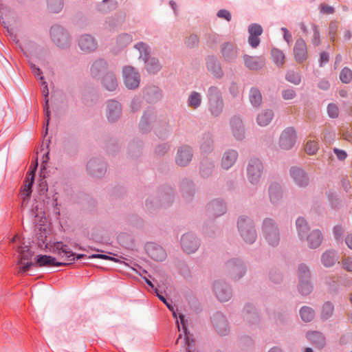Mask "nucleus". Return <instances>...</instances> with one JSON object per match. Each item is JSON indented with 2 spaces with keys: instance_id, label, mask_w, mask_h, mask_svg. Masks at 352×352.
<instances>
[{
  "instance_id": "29",
  "label": "nucleus",
  "mask_w": 352,
  "mask_h": 352,
  "mask_svg": "<svg viewBox=\"0 0 352 352\" xmlns=\"http://www.w3.org/2000/svg\"><path fill=\"white\" fill-rule=\"evenodd\" d=\"M307 337L316 347L322 348L326 344L325 338L318 331L308 333Z\"/></svg>"
},
{
  "instance_id": "2",
  "label": "nucleus",
  "mask_w": 352,
  "mask_h": 352,
  "mask_svg": "<svg viewBox=\"0 0 352 352\" xmlns=\"http://www.w3.org/2000/svg\"><path fill=\"white\" fill-rule=\"evenodd\" d=\"M238 227L241 236L247 243H252L255 241L256 233L250 219L244 217H240Z\"/></svg>"
},
{
  "instance_id": "10",
  "label": "nucleus",
  "mask_w": 352,
  "mask_h": 352,
  "mask_svg": "<svg viewBox=\"0 0 352 352\" xmlns=\"http://www.w3.org/2000/svg\"><path fill=\"white\" fill-rule=\"evenodd\" d=\"M263 232L266 239L270 245H276L278 243V232L272 220L266 219L264 221Z\"/></svg>"
},
{
  "instance_id": "59",
  "label": "nucleus",
  "mask_w": 352,
  "mask_h": 352,
  "mask_svg": "<svg viewBox=\"0 0 352 352\" xmlns=\"http://www.w3.org/2000/svg\"><path fill=\"white\" fill-rule=\"evenodd\" d=\"M344 230L342 226H336L333 228V234L337 240H339L342 238Z\"/></svg>"
},
{
  "instance_id": "25",
  "label": "nucleus",
  "mask_w": 352,
  "mask_h": 352,
  "mask_svg": "<svg viewBox=\"0 0 352 352\" xmlns=\"http://www.w3.org/2000/svg\"><path fill=\"white\" fill-rule=\"evenodd\" d=\"M103 86L109 91H113L118 86V80L113 72H107L102 77Z\"/></svg>"
},
{
  "instance_id": "44",
  "label": "nucleus",
  "mask_w": 352,
  "mask_h": 352,
  "mask_svg": "<svg viewBox=\"0 0 352 352\" xmlns=\"http://www.w3.org/2000/svg\"><path fill=\"white\" fill-rule=\"evenodd\" d=\"M318 144L315 140H308L305 144V152L309 155H314L318 150Z\"/></svg>"
},
{
  "instance_id": "52",
  "label": "nucleus",
  "mask_w": 352,
  "mask_h": 352,
  "mask_svg": "<svg viewBox=\"0 0 352 352\" xmlns=\"http://www.w3.org/2000/svg\"><path fill=\"white\" fill-rule=\"evenodd\" d=\"M333 311V306L330 302H326L323 305L322 314L324 318L330 316Z\"/></svg>"
},
{
  "instance_id": "36",
  "label": "nucleus",
  "mask_w": 352,
  "mask_h": 352,
  "mask_svg": "<svg viewBox=\"0 0 352 352\" xmlns=\"http://www.w3.org/2000/svg\"><path fill=\"white\" fill-rule=\"evenodd\" d=\"M271 56L273 62L278 67H281L284 65L285 60V56L282 50L278 48L272 49Z\"/></svg>"
},
{
  "instance_id": "53",
  "label": "nucleus",
  "mask_w": 352,
  "mask_h": 352,
  "mask_svg": "<svg viewBox=\"0 0 352 352\" xmlns=\"http://www.w3.org/2000/svg\"><path fill=\"white\" fill-rule=\"evenodd\" d=\"M186 45L188 47H195L199 43V38L195 34H191L185 41Z\"/></svg>"
},
{
  "instance_id": "56",
  "label": "nucleus",
  "mask_w": 352,
  "mask_h": 352,
  "mask_svg": "<svg viewBox=\"0 0 352 352\" xmlns=\"http://www.w3.org/2000/svg\"><path fill=\"white\" fill-rule=\"evenodd\" d=\"M342 264L345 270L352 272V258L347 257L343 259Z\"/></svg>"
},
{
  "instance_id": "7",
  "label": "nucleus",
  "mask_w": 352,
  "mask_h": 352,
  "mask_svg": "<svg viewBox=\"0 0 352 352\" xmlns=\"http://www.w3.org/2000/svg\"><path fill=\"white\" fill-rule=\"evenodd\" d=\"M299 290L302 295L309 294L312 290V285L309 280V271L308 267L300 265L298 269Z\"/></svg>"
},
{
  "instance_id": "18",
  "label": "nucleus",
  "mask_w": 352,
  "mask_h": 352,
  "mask_svg": "<svg viewBox=\"0 0 352 352\" xmlns=\"http://www.w3.org/2000/svg\"><path fill=\"white\" fill-rule=\"evenodd\" d=\"M245 65L250 69L257 70L262 68L265 65L264 58L261 56H243Z\"/></svg>"
},
{
  "instance_id": "5",
  "label": "nucleus",
  "mask_w": 352,
  "mask_h": 352,
  "mask_svg": "<svg viewBox=\"0 0 352 352\" xmlns=\"http://www.w3.org/2000/svg\"><path fill=\"white\" fill-rule=\"evenodd\" d=\"M37 162L34 167L26 174L23 188L21 190V195L22 197V206H25L28 204V199L32 194V187L34 182V176L36 169L37 168Z\"/></svg>"
},
{
  "instance_id": "42",
  "label": "nucleus",
  "mask_w": 352,
  "mask_h": 352,
  "mask_svg": "<svg viewBox=\"0 0 352 352\" xmlns=\"http://www.w3.org/2000/svg\"><path fill=\"white\" fill-rule=\"evenodd\" d=\"M285 78L287 81L296 85L301 82L300 74L294 71H288Z\"/></svg>"
},
{
  "instance_id": "17",
  "label": "nucleus",
  "mask_w": 352,
  "mask_h": 352,
  "mask_svg": "<svg viewBox=\"0 0 352 352\" xmlns=\"http://www.w3.org/2000/svg\"><path fill=\"white\" fill-rule=\"evenodd\" d=\"M182 246L188 254L195 252L198 248V242L191 234H186L182 237Z\"/></svg>"
},
{
  "instance_id": "55",
  "label": "nucleus",
  "mask_w": 352,
  "mask_h": 352,
  "mask_svg": "<svg viewBox=\"0 0 352 352\" xmlns=\"http://www.w3.org/2000/svg\"><path fill=\"white\" fill-rule=\"evenodd\" d=\"M258 36H259L250 34L248 38V43L252 47L256 48L258 46L260 43V39Z\"/></svg>"
},
{
  "instance_id": "58",
  "label": "nucleus",
  "mask_w": 352,
  "mask_h": 352,
  "mask_svg": "<svg viewBox=\"0 0 352 352\" xmlns=\"http://www.w3.org/2000/svg\"><path fill=\"white\" fill-rule=\"evenodd\" d=\"M217 16L219 18L224 19L228 21L231 20V14L229 11L226 10H221L217 12Z\"/></svg>"
},
{
  "instance_id": "48",
  "label": "nucleus",
  "mask_w": 352,
  "mask_h": 352,
  "mask_svg": "<svg viewBox=\"0 0 352 352\" xmlns=\"http://www.w3.org/2000/svg\"><path fill=\"white\" fill-rule=\"evenodd\" d=\"M340 78L344 83H349L352 80V71L347 67H344L341 71Z\"/></svg>"
},
{
  "instance_id": "6",
  "label": "nucleus",
  "mask_w": 352,
  "mask_h": 352,
  "mask_svg": "<svg viewBox=\"0 0 352 352\" xmlns=\"http://www.w3.org/2000/svg\"><path fill=\"white\" fill-rule=\"evenodd\" d=\"M208 97L211 113L214 116L219 115L223 109V102L218 89L215 87H210Z\"/></svg>"
},
{
  "instance_id": "61",
  "label": "nucleus",
  "mask_w": 352,
  "mask_h": 352,
  "mask_svg": "<svg viewBox=\"0 0 352 352\" xmlns=\"http://www.w3.org/2000/svg\"><path fill=\"white\" fill-rule=\"evenodd\" d=\"M89 258H102V259H104V260H111V261L114 260V258L113 257H111V256H109L104 255V254H92L89 256Z\"/></svg>"
},
{
  "instance_id": "54",
  "label": "nucleus",
  "mask_w": 352,
  "mask_h": 352,
  "mask_svg": "<svg viewBox=\"0 0 352 352\" xmlns=\"http://www.w3.org/2000/svg\"><path fill=\"white\" fill-rule=\"evenodd\" d=\"M296 96V91L292 89H287L282 92V96L285 100H292Z\"/></svg>"
},
{
  "instance_id": "43",
  "label": "nucleus",
  "mask_w": 352,
  "mask_h": 352,
  "mask_svg": "<svg viewBox=\"0 0 352 352\" xmlns=\"http://www.w3.org/2000/svg\"><path fill=\"white\" fill-rule=\"evenodd\" d=\"M49 10L52 12H58L61 10L63 3L62 0H47Z\"/></svg>"
},
{
  "instance_id": "14",
  "label": "nucleus",
  "mask_w": 352,
  "mask_h": 352,
  "mask_svg": "<svg viewBox=\"0 0 352 352\" xmlns=\"http://www.w3.org/2000/svg\"><path fill=\"white\" fill-rule=\"evenodd\" d=\"M78 46L82 52L89 53L97 48V42L92 36L84 34L78 39Z\"/></svg>"
},
{
  "instance_id": "22",
  "label": "nucleus",
  "mask_w": 352,
  "mask_h": 352,
  "mask_svg": "<svg viewBox=\"0 0 352 352\" xmlns=\"http://www.w3.org/2000/svg\"><path fill=\"white\" fill-rule=\"evenodd\" d=\"M36 264L38 267L45 266H62L67 265L68 263L56 262L55 258L47 255H39L37 257Z\"/></svg>"
},
{
  "instance_id": "33",
  "label": "nucleus",
  "mask_w": 352,
  "mask_h": 352,
  "mask_svg": "<svg viewBox=\"0 0 352 352\" xmlns=\"http://www.w3.org/2000/svg\"><path fill=\"white\" fill-rule=\"evenodd\" d=\"M40 80H41V85L43 86V94L44 95L45 101V104L44 106V110L45 111V116H46V126H47L49 124V122H50V111H49V106H48L49 100L47 98L48 94H49V90H48L47 85L46 82L44 80L43 76H41ZM47 127L46 128L45 133H47Z\"/></svg>"
},
{
  "instance_id": "38",
  "label": "nucleus",
  "mask_w": 352,
  "mask_h": 352,
  "mask_svg": "<svg viewBox=\"0 0 352 352\" xmlns=\"http://www.w3.org/2000/svg\"><path fill=\"white\" fill-rule=\"evenodd\" d=\"M270 197L273 203L277 202L281 198L280 186L278 184H272L270 187Z\"/></svg>"
},
{
  "instance_id": "19",
  "label": "nucleus",
  "mask_w": 352,
  "mask_h": 352,
  "mask_svg": "<svg viewBox=\"0 0 352 352\" xmlns=\"http://www.w3.org/2000/svg\"><path fill=\"white\" fill-rule=\"evenodd\" d=\"M221 54L226 61L232 62L236 58L238 50L234 44L226 43L221 47Z\"/></svg>"
},
{
  "instance_id": "16",
  "label": "nucleus",
  "mask_w": 352,
  "mask_h": 352,
  "mask_svg": "<svg viewBox=\"0 0 352 352\" xmlns=\"http://www.w3.org/2000/svg\"><path fill=\"white\" fill-rule=\"evenodd\" d=\"M121 114L120 104L115 100L109 101L107 105L106 115L110 122L117 120Z\"/></svg>"
},
{
  "instance_id": "3",
  "label": "nucleus",
  "mask_w": 352,
  "mask_h": 352,
  "mask_svg": "<svg viewBox=\"0 0 352 352\" xmlns=\"http://www.w3.org/2000/svg\"><path fill=\"white\" fill-rule=\"evenodd\" d=\"M122 77L124 85L128 89H134L139 87L140 76L131 66H125L122 69Z\"/></svg>"
},
{
  "instance_id": "13",
  "label": "nucleus",
  "mask_w": 352,
  "mask_h": 352,
  "mask_svg": "<svg viewBox=\"0 0 352 352\" xmlns=\"http://www.w3.org/2000/svg\"><path fill=\"white\" fill-rule=\"evenodd\" d=\"M20 257L18 261V264L21 265L19 272L24 273L27 272L30 267L34 264L31 261V259L34 255L32 252L28 247L23 248L20 252Z\"/></svg>"
},
{
  "instance_id": "15",
  "label": "nucleus",
  "mask_w": 352,
  "mask_h": 352,
  "mask_svg": "<svg viewBox=\"0 0 352 352\" xmlns=\"http://www.w3.org/2000/svg\"><path fill=\"white\" fill-rule=\"evenodd\" d=\"M192 151L188 146H181L177 151L176 163L182 166L187 165L192 160Z\"/></svg>"
},
{
  "instance_id": "21",
  "label": "nucleus",
  "mask_w": 352,
  "mask_h": 352,
  "mask_svg": "<svg viewBox=\"0 0 352 352\" xmlns=\"http://www.w3.org/2000/svg\"><path fill=\"white\" fill-rule=\"evenodd\" d=\"M146 251L148 255L157 261H162L166 256L164 250L162 247L153 244L148 245Z\"/></svg>"
},
{
  "instance_id": "63",
  "label": "nucleus",
  "mask_w": 352,
  "mask_h": 352,
  "mask_svg": "<svg viewBox=\"0 0 352 352\" xmlns=\"http://www.w3.org/2000/svg\"><path fill=\"white\" fill-rule=\"evenodd\" d=\"M30 67L33 74L36 76H38L39 78H41V76H43L41 70L38 67H37L34 64L31 63Z\"/></svg>"
},
{
  "instance_id": "62",
  "label": "nucleus",
  "mask_w": 352,
  "mask_h": 352,
  "mask_svg": "<svg viewBox=\"0 0 352 352\" xmlns=\"http://www.w3.org/2000/svg\"><path fill=\"white\" fill-rule=\"evenodd\" d=\"M337 30V25L335 23H331L329 25V34L331 40H334V35Z\"/></svg>"
},
{
  "instance_id": "57",
  "label": "nucleus",
  "mask_w": 352,
  "mask_h": 352,
  "mask_svg": "<svg viewBox=\"0 0 352 352\" xmlns=\"http://www.w3.org/2000/svg\"><path fill=\"white\" fill-rule=\"evenodd\" d=\"M320 12L323 14H331L334 12V8L326 4L320 6Z\"/></svg>"
},
{
  "instance_id": "31",
  "label": "nucleus",
  "mask_w": 352,
  "mask_h": 352,
  "mask_svg": "<svg viewBox=\"0 0 352 352\" xmlns=\"http://www.w3.org/2000/svg\"><path fill=\"white\" fill-rule=\"evenodd\" d=\"M213 323L221 335H226L228 331V324L223 316L217 315L213 318Z\"/></svg>"
},
{
  "instance_id": "28",
  "label": "nucleus",
  "mask_w": 352,
  "mask_h": 352,
  "mask_svg": "<svg viewBox=\"0 0 352 352\" xmlns=\"http://www.w3.org/2000/svg\"><path fill=\"white\" fill-rule=\"evenodd\" d=\"M309 246L311 248H318L322 243V236L320 230H313L307 238Z\"/></svg>"
},
{
  "instance_id": "49",
  "label": "nucleus",
  "mask_w": 352,
  "mask_h": 352,
  "mask_svg": "<svg viewBox=\"0 0 352 352\" xmlns=\"http://www.w3.org/2000/svg\"><path fill=\"white\" fill-rule=\"evenodd\" d=\"M248 32H249V34L261 36L263 33V28L258 24L252 23L248 28Z\"/></svg>"
},
{
  "instance_id": "23",
  "label": "nucleus",
  "mask_w": 352,
  "mask_h": 352,
  "mask_svg": "<svg viewBox=\"0 0 352 352\" xmlns=\"http://www.w3.org/2000/svg\"><path fill=\"white\" fill-rule=\"evenodd\" d=\"M291 175L295 182L300 186L307 185L309 179L305 173L300 168L293 167L291 170Z\"/></svg>"
},
{
  "instance_id": "30",
  "label": "nucleus",
  "mask_w": 352,
  "mask_h": 352,
  "mask_svg": "<svg viewBox=\"0 0 352 352\" xmlns=\"http://www.w3.org/2000/svg\"><path fill=\"white\" fill-rule=\"evenodd\" d=\"M208 210L216 217L220 216L225 213L226 206L223 203L219 200L211 201L208 206Z\"/></svg>"
},
{
  "instance_id": "4",
  "label": "nucleus",
  "mask_w": 352,
  "mask_h": 352,
  "mask_svg": "<svg viewBox=\"0 0 352 352\" xmlns=\"http://www.w3.org/2000/svg\"><path fill=\"white\" fill-rule=\"evenodd\" d=\"M297 141V134L296 131L288 127L283 130L280 135L278 145L281 149H291Z\"/></svg>"
},
{
  "instance_id": "27",
  "label": "nucleus",
  "mask_w": 352,
  "mask_h": 352,
  "mask_svg": "<svg viewBox=\"0 0 352 352\" xmlns=\"http://www.w3.org/2000/svg\"><path fill=\"white\" fill-rule=\"evenodd\" d=\"M238 153L236 151L229 150L226 151L222 157V166L225 169L230 168L236 162Z\"/></svg>"
},
{
  "instance_id": "47",
  "label": "nucleus",
  "mask_w": 352,
  "mask_h": 352,
  "mask_svg": "<svg viewBox=\"0 0 352 352\" xmlns=\"http://www.w3.org/2000/svg\"><path fill=\"white\" fill-rule=\"evenodd\" d=\"M296 227L299 236H302V234H305L307 230H308L307 222L302 217H300L297 219Z\"/></svg>"
},
{
  "instance_id": "64",
  "label": "nucleus",
  "mask_w": 352,
  "mask_h": 352,
  "mask_svg": "<svg viewBox=\"0 0 352 352\" xmlns=\"http://www.w3.org/2000/svg\"><path fill=\"white\" fill-rule=\"evenodd\" d=\"M282 31L284 33V35H283L284 39L285 40V41L287 43H289L292 40V35L289 34V31L285 28H283Z\"/></svg>"
},
{
  "instance_id": "24",
  "label": "nucleus",
  "mask_w": 352,
  "mask_h": 352,
  "mask_svg": "<svg viewBox=\"0 0 352 352\" xmlns=\"http://www.w3.org/2000/svg\"><path fill=\"white\" fill-rule=\"evenodd\" d=\"M230 124L234 138L236 140H242L245 135L242 120L240 118H234L231 120Z\"/></svg>"
},
{
  "instance_id": "26",
  "label": "nucleus",
  "mask_w": 352,
  "mask_h": 352,
  "mask_svg": "<svg viewBox=\"0 0 352 352\" xmlns=\"http://www.w3.org/2000/svg\"><path fill=\"white\" fill-rule=\"evenodd\" d=\"M206 65L208 71L216 78H221L223 76L221 67L215 58H208Z\"/></svg>"
},
{
  "instance_id": "1",
  "label": "nucleus",
  "mask_w": 352,
  "mask_h": 352,
  "mask_svg": "<svg viewBox=\"0 0 352 352\" xmlns=\"http://www.w3.org/2000/svg\"><path fill=\"white\" fill-rule=\"evenodd\" d=\"M135 47L140 51L139 58L142 59L146 64V69L150 74H155L161 69V65L155 57H151L148 46L144 43H139Z\"/></svg>"
},
{
  "instance_id": "9",
  "label": "nucleus",
  "mask_w": 352,
  "mask_h": 352,
  "mask_svg": "<svg viewBox=\"0 0 352 352\" xmlns=\"http://www.w3.org/2000/svg\"><path fill=\"white\" fill-rule=\"evenodd\" d=\"M51 36L57 46L65 47L69 45V37L65 30L60 26H54L51 29Z\"/></svg>"
},
{
  "instance_id": "20",
  "label": "nucleus",
  "mask_w": 352,
  "mask_h": 352,
  "mask_svg": "<svg viewBox=\"0 0 352 352\" xmlns=\"http://www.w3.org/2000/svg\"><path fill=\"white\" fill-rule=\"evenodd\" d=\"M214 292L220 301H227L231 297V292L228 287L223 283H216L214 284Z\"/></svg>"
},
{
  "instance_id": "50",
  "label": "nucleus",
  "mask_w": 352,
  "mask_h": 352,
  "mask_svg": "<svg viewBox=\"0 0 352 352\" xmlns=\"http://www.w3.org/2000/svg\"><path fill=\"white\" fill-rule=\"evenodd\" d=\"M327 113L329 117L337 118L339 115V109L336 104L330 103L327 107Z\"/></svg>"
},
{
  "instance_id": "32",
  "label": "nucleus",
  "mask_w": 352,
  "mask_h": 352,
  "mask_svg": "<svg viewBox=\"0 0 352 352\" xmlns=\"http://www.w3.org/2000/svg\"><path fill=\"white\" fill-rule=\"evenodd\" d=\"M338 260V256L337 253L335 251L329 250L325 252L321 258V261L322 264L327 267H329L333 266Z\"/></svg>"
},
{
  "instance_id": "40",
  "label": "nucleus",
  "mask_w": 352,
  "mask_h": 352,
  "mask_svg": "<svg viewBox=\"0 0 352 352\" xmlns=\"http://www.w3.org/2000/svg\"><path fill=\"white\" fill-rule=\"evenodd\" d=\"M301 318L305 322L311 321L314 317V311L308 307H302L300 311Z\"/></svg>"
},
{
  "instance_id": "51",
  "label": "nucleus",
  "mask_w": 352,
  "mask_h": 352,
  "mask_svg": "<svg viewBox=\"0 0 352 352\" xmlns=\"http://www.w3.org/2000/svg\"><path fill=\"white\" fill-rule=\"evenodd\" d=\"M311 26L314 32V35L311 38V43L314 45L318 46L320 43L318 27L314 24H312Z\"/></svg>"
},
{
  "instance_id": "41",
  "label": "nucleus",
  "mask_w": 352,
  "mask_h": 352,
  "mask_svg": "<svg viewBox=\"0 0 352 352\" xmlns=\"http://www.w3.org/2000/svg\"><path fill=\"white\" fill-rule=\"evenodd\" d=\"M132 41V38L127 34H123L120 35L117 40L116 43L119 48L124 47L129 45Z\"/></svg>"
},
{
  "instance_id": "60",
  "label": "nucleus",
  "mask_w": 352,
  "mask_h": 352,
  "mask_svg": "<svg viewBox=\"0 0 352 352\" xmlns=\"http://www.w3.org/2000/svg\"><path fill=\"white\" fill-rule=\"evenodd\" d=\"M333 151L337 157L340 160H344L347 157V154L344 150L334 148Z\"/></svg>"
},
{
  "instance_id": "8",
  "label": "nucleus",
  "mask_w": 352,
  "mask_h": 352,
  "mask_svg": "<svg viewBox=\"0 0 352 352\" xmlns=\"http://www.w3.org/2000/svg\"><path fill=\"white\" fill-rule=\"evenodd\" d=\"M50 249L52 252L57 254L60 258L63 260V262L68 263V265L75 260L74 253L62 242L54 243Z\"/></svg>"
},
{
  "instance_id": "45",
  "label": "nucleus",
  "mask_w": 352,
  "mask_h": 352,
  "mask_svg": "<svg viewBox=\"0 0 352 352\" xmlns=\"http://www.w3.org/2000/svg\"><path fill=\"white\" fill-rule=\"evenodd\" d=\"M153 115L150 113H146L144 114L142 116L141 120H140V129L143 132H146L148 130V125L150 124L153 120Z\"/></svg>"
},
{
  "instance_id": "35",
  "label": "nucleus",
  "mask_w": 352,
  "mask_h": 352,
  "mask_svg": "<svg viewBox=\"0 0 352 352\" xmlns=\"http://www.w3.org/2000/svg\"><path fill=\"white\" fill-rule=\"evenodd\" d=\"M274 113L271 110H265L260 113L257 116V123L262 126H267L271 122Z\"/></svg>"
},
{
  "instance_id": "37",
  "label": "nucleus",
  "mask_w": 352,
  "mask_h": 352,
  "mask_svg": "<svg viewBox=\"0 0 352 352\" xmlns=\"http://www.w3.org/2000/svg\"><path fill=\"white\" fill-rule=\"evenodd\" d=\"M249 99L254 107H259L263 100L261 91L257 88H252L250 91Z\"/></svg>"
},
{
  "instance_id": "46",
  "label": "nucleus",
  "mask_w": 352,
  "mask_h": 352,
  "mask_svg": "<svg viewBox=\"0 0 352 352\" xmlns=\"http://www.w3.org/2000/svg\"><path fill=\"white\" fill-rule=\"evenodd\" d=\"M296 227L299 236H302V234H305L307 230H308L307 222L302 217H300L297 219Z\"/></svg>"
},
{
  "instance_id": "34",
  "label": "nucleus",
  "mask_w": 352,
  "mask_h": 352,
  "mask_svg": "<svg viewBox=\"0 0 352 352\" xmlns=\"http://www.w3.org/2000/svg\"><path fill=\"white\" fill-rule=\"evenodd\" d=\"M107 67V63L103 60L95 61L91 68V73L94 77H98L103 74Z\"/></svg>"
},
{
  "instance_id": "12",
  "label": "nucleus",
  "mask_w": 352,
  "mask_h": 352,
  "mask_svg": "<svg viewBox=\"0 0 352 352\" xmlns=\"http://www.w3.org/2000/svg\"><path fill=\"white\" fill-rule=\"evenodd\" d=\"M263 166L260 160L257 159L252 160L248 167V176L250 182L252 184H256L261 177Z\"/></svg>"
},
{
  "instance_id": "11",
  "label": "nucleus",
  "mask_w": 352,
  "mask_h": 352,
  "mask_svg": "<svg viewBox=\"0 0 352 352\" xmlns=\"http://www.w3.org/2000/svg\"><path fill=\"white\" fill-rule=\"evenodd\" d=\"M293 55L296 62L298 63H302L308 58L307 46L302 38L296 40L293 49Z\"/></svg>"
},
{
  "instance_id": "39",
  "label": "nucleus",
  "mask_w": 352,
  "mask_h": 352,
  "mask_svg": "<svg viewBox=\"0 0 352 352\" xmlns=\"http://www.w3.org/2000/svg\"><path fill=\"white\" fill-rule=\"evenodd\" d=\"M201 102L200 94L196 91H192L188 98V105L194 109L197 108Z\"/></svg>"
}]
</instances>
